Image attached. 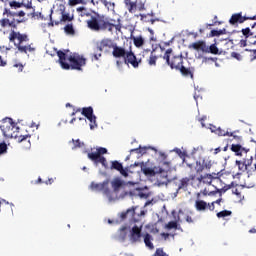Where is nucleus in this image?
Wrapping results in <instances>:
<instances>
[{"instance_id": "nucleus-1", "label": "nucleus", "mask_w": 256, "mask_h": 256, "mask_svg": "<svg viewBox=\"0 0 256 256\" xmlns=\"http://www.w3.org/2000/svg\"><path fill=\"white\" fill-rule=\"evenodd\" d=\"M106 48L113 49L112 55L114 59H124L125 65H131L134 69H137L141 65V59L137 58L131 48L127 50L125 47L119 46L111 39L106 38L101 40L100 45L96 46V52L100 51V53H103V49Z\"/></svg>"}, {"instance_id": "nucleus-2", "label": "nucleus", "mask_w": 256, "mask_h": 256, "mask_svg": "<svg viewBox=\"0 0 256 256\" xmlns=\"http://www.w3.org/2000/svg\"><path fill=\"white\" fill-rule=\"evenodd\" d=\"M0 129L7 139H17L18 143H24L26 141L27 145L26 147H31V141L28 139H31V135H20L19 134V126H17V123L13 122V119L11 118H4L0 121Z\"/></svg>"}, {"instance_id": "nucleus-3", "label": "nucleus", "mask_w": 256, "mask_h": 256, "mask_svg": "<svg viewBox=\"0 0 256 256\" xmlns=\"http://www.w3.org/2000/svg\"><path fill=\"white\" fill-rule=\"evenodd\" d=\"M58 62L60 63L62 69H72L75 71H83L82 67L87 65V59L81 55H70L67 58V54L61 50L57 52Z\"/></svg>"}, {"instance_id": "nucleus-4", "label": "nucleus", "mask_w": 256, "mask_h": 256, "mask_svg": "<svg viewBox=\"0 0 256 256\" xmlns=\"http://www.w3.org/2000/svg\"><path fill=\"white\" fill-rule=\"evenodd\" d=\"M94 15L86 21L88 29L91 31H113V27H117L111 22H107L99 13L93 12Z\"/></svg>"}, {"instance_id": "nucleus-5", "label": "nucleus", "mask_w": 256, "mask_h": 256, "mask_svg": "<svg viewBox=\"0 0 256 256\" xmlns=\"http://www.w3.org/2000/svg\"><path fill=\"white\" fill-rule=\"evenodd\" d=\"M75 16L69 12H66L65 9H60L55 11L50 15L49 27H55V25H62V23H71L74 21Z\"/></svg>"}, {"instance_id": "nucleus-6", "label": "nucleus", "mask_w": 256, "mask_h": 256, "mask_svg": "<svg viewBox=\"0 0 256 256\" xmlns=\"http://www.w3.org/2000/svg\"><path fill=\"white\" fill-rule=\"evenodd\" d=\"M241 33L244 39L240 40V47H247V45H256V25L250 23L246 28H242Z\"/></svg>"}, {"instance_id": "nucleus-7", "label": "nucleus", "mask_w": 256, "mask_h": 256, "mask_svg": "<svg viewBox=\"0 0 256 256\" xmlns=\"http://www.w3.org/2000/svg\"><path fill=\"white\" fill-rule=\"evenodd\" d=\"M137 209H139V206H133L127 211L122 212L120 215V219H122V221L128 219L130 223H139V221H141L143 217L147 215V210H141L140 213H137Z\"/></svg>"}, {"instance_id": "nucleus-8", "label": "nucleus", "mask_w": 256, "mask_h": 256, "mask_svg": "<svg viewBox=\"0 0 256 256\" xmlns=\"http://www.w3.org/2000/svg\"><path fill=\"white\" fill-rule=\"evenodd\" d=\"M103 155H107V148L99 147L96 149L95 152H89L87 156L88 159H90V161H93V163H95L96 165H99V163H101L104 169H110L109 163H107V158H105V156Z\"/></svg>"}, {"instance_id": "nucleus-9", "label": "nucleus", "mask_w": 256, "mask_h": 256, "mask_svg": "<svg viewBox=\"0 0 256 256\" xmlns=\"http://www.w3.org/2000/svg\"><path fill=\"white\" fill-rule=\"evenodd\" d=\"M173 49L169 48L166 50L163 59L166 61L167 65L171 69H176V71L179 70V68L183 65V56H172Z\"/></svg>"}, {"instance_id": "nucleus-10", "label": "nucleus", "mask_w": 256, "mask_h": 256, "mask_svg": "<svg viewBox=\"0 0 256 256\" xmlns=\"http://www.w3.org/2000/svg\"><path fill=\"white\" fill-rule=\"evenodd\" d=\"M10 43H14V46L19 51V47H24L23 43H27L29 41V36L27 34H21V32H16L12 30L8 37Z\"/></svg>"}, {"instance_id": "nucleus-11", "label": "nucleus", "mask_w": 256, "mask_h": 256, "mask_svg": "<svg viewBox=\"0 0 256 256\" xmlns=\"http://www.w3.org/2000/svg\"><path fill=\"white\" fill-rule=\"evenodd\" d=\"M110 171H119L122 177H129V173H133L132 170H129V167L123 168V164L117 160L110 161Z\"/></svg>"}, {"instance_id": "nucleus-12", "label": "nucleus", "mask_w": 256, "mask_h": 256, "mask_svg": "<svg viewBox=\"0 0 256 256\" xmlns=\"http://www.w3.org/2000/svg\"><path fill=\"white\" fill-rule=\"evenodd\" d=\"M9 7L11 9H21V7H25L26 9H32L30 13L31 17H35V8H33V3L30 1L27 4H24L23 0H10L8 2Z\"/></svg>"}, {"instance_id": "nucleus-13", "label": "nucleus", "mask_w": 256, "mask_h": 256, "mask_svg": "<svg viewBox=\"0 0 256 256\" xmlns=\"http://www.w3.org/2000/svg\"><path fill=\"white\" fill-rule=\"evenodd\" d=\"M15 8L5 7L3 11V15H7V17H19L20 19L16 20V23H25V11H15Z\"/></svg>"}, {"instance_id": "nucleus-14", "label": "nucleus", "mask_w": 256, "mask_h": 256, "mask_svg": "<svg viewBox=\"0 0 256 256\" xmlns=\"http://www.w3.org/2000/svg\"><path fill=\"white\" fill-rule=\"evenodd\" d=\"M141 231H143V224L140 226L134 225L132 227L130 235L133 243H139V241H141Z\"/></svg>"}, {"instance_id": "nucleus-15", "label": "nucleus", "mask_w": 256, "mask_h": 256, "mask_svg": "<svg viewBox=\"0 0 256 256\" xmlns=\"http://www.w3.org/2000/svg\"><path fill=\"white\" fill-rule=\"evenodd\" d=\"M157 179L159 183H162V185H165L166 183H170V181H173V178L169 177V171H166L162 168H160L159 172L157 173Z\"/></svg>"}, {"instance_id": "nucleus-16", "label": "nucleus", "mask_w": 256, "mask_h": 256, "mask_svg": "<svg viewBox=\"0 0 256 256\" xmlns=\"http://www.w3.org/2000/svg\"><path fill=\"white\" fill-rule=\"evenodd\" d=\"M178 71H180L182 77H185L186 79H193L195 75L194 67H185L183 64L179 67Z\"/></svg>"}, {"instance_id": "nucleus-17", "label": "nucleus", "mask_w": 256, "mask_h": 256, "mask_svg": "<svg viewBox=\"0 0 256 256\" xmlns=\"http://www.w3.org/2000/svg\"><path fill=\"white\" fill-rule=\"evenodd\" d=\"M189 49H194L195 51H202V53H206V51H208L207 43H205V41L203 40H199L190 44Z\"/></svg>"}, {"instance_id": "nucleus-18", "label": "nucleus", "mask_w": 256, "mask_h": 256, "mask_svg": "<svg viewBox=\"0 0 256 256\" xmlns=\"http://www.w3.org/2000/svg\"><path fill=\"white\" fill-rule=\"evenodd\" d=\"M213 179L214 181H221V179H219V174L214 173V177L211 174H206V175H201L198 178V181H203L204 183H206L207 185H211V183H213Z\"/></svg>"}, {"instance_id": "nucleus-19", "label": "nucleus", "mask_w": 256, "mask_h": 256, "mask_svg": "<svg viewBox=\"0 0 256 256\" xmlns=\"http://www.w3.org/2000/svg\"><path fill=\"white\" fill-rule=\"evenodd\" d=\"M76 13H78V16L81 18L85 17H91L95 11L85 7V6H80L76 8Z\"/></svg>"}, {"instance_id": "nucleus-20", "label": "nucleus", "mask_w": 256, "mask_h": 256, "mask_svg": "<svg viewBox=\"0 0 256 256\" xmlns=\"http://www.w3.org/2000/svg\"><path fill=\"white\" fill-rule=\"evenodd\" d=\"M194 180L195 176H190V178H182L178 184V191H187V187H189V182Z\"/></svg>"}, {"instance_id": "nucleus-21", "label": "nucleus", "mask_w": 256, "mask_h": 256, "mask_svg": "<svg viewBox=\"0 0 256 256\" xmlns=\"http://www.w3.org/2000/svg\"><path fill=\"white\" fill-rule=\"evenodd\" d=\"M106 185H109V180H105L104 182L102 183H95V182H92L90 184V189L92 191H103V189H105V186Z\"/></svg>"}, {"instance_id": "nucleus-22", "label": "nucleus", "mask_w": 256, "mask_h": 256, "mask_svg": "<svg viewBox=\"0 0 256 256\" xmlns=\"http://www.w3.org/2000/svg\"><path fill=\"white\" fill-rule=\"evenodd\" d=\"M140 19L143 23H151V25H153L155 21H159V19L153 18V13L140 14Z\"/></svg>"}, {"instance_id": "nucleus-23", "label": "nucleus", "mask_w": 256, "mask_h": 256, "mask_svg": "<svg viewBox=\"0 0 256 256\" xmlns=\"http://www.w3.org/2000/svg\"><path fill=\"white\" fill-rule=\"evenodd\" d=\"M151 241H153V236H152L151 234H149V233H146V234L144 235V243H145V246H146L148 249L153 250V249H155V246L153 245V242H151Z\"/></svg>"}, {"instance_id": "nucleus-24", "label": "nucleus", "mask_w": 256, "mask_h": 256, "mask_svg": "<svg viewBox=\"0 0 256 256\" xmlns=\"http://www.w3.org/2000/svg\"><path fill=\"white\" fill-rule=\"evenodd\" d=\"M112 189L114 191H119V189H121V187H123V185H125V182H123V180H121V178H115L112 182Z\"/></svg>"}, {"instance_id": "nucleus-25", "label": "nucleus", "mask_w": 256, "mask_h": 256, "mask_svg": "<svg viewBox=\"0 0 256 256\" xmlns=\"http://www.w3.org/2000/svg\"><path fill=\"white\" fill-rule=\"evenodd\" d=\"M195 208L197 211H206L208 209V204L204 200H196Z\"/></svg>"}, {"instance_id": "nucleus-26", "label": "nucleus", "mask_w": 256, "mask_h": 256, "mask_svg": "<svg viewBox=\"0 0 256 256\" xmlns=\"http://www.w3.org/2000/svg\"><path fill=\"white\" fill-rule=\"evenodd\" d=\"M231 151H233V153H235L237 156H241L243 155V151L247 150H245V148L241 147L239 144H232Z\"/></svg>"}, {"instance_id": "nucleus-27", "label": "nucleus", "mask_w": 256, "mask_h": 256, "mask_svg": "<svg viewBox=\"0 0 256 256\" xmlns=\"http://www.w3.org/2000/svg\"><path fill=\"white\" fill-rule=\"evenodd\" d=\"M33 44H28L25 46H19V52L20 53H25L27 55V52L29 53H34L35 47H32Z\"/></svg>"}, {"instance_id": "nucleus-28", "label": "nucleus", "mask_w": 256, "mask_h": 256, "mask_svg": "<svg viewBox=\"0 0 256 256\" xmlns=\"http://www.w3.org/2000/svg\"><path fill=\"white\" fill-rule=\"evenodd\" d=\"M141 171L144 173V175H150V177L156 175L155 170H153V168L147 167L145 164H142Z\"/></svg>"}, {"instance_id": "nucleus-29", "label": "nucleus", "mask_w": 256, "mask_h": 256, "mask_svg": "<svg viewBox=\"0 0 256 256\" xmlns=\"http://www.w3.org/2000/svg\"><path fill=\"white\" fill-rule=\"evenodd\" d=\"M132 40L135 47H143V45H145V40L143 39L142 36L132 37Z\"/></svg>"}, {"instance_id": "nucleus-30", "label": "nucleus", "mask_w": 256, "mask_h": 256, "mask_svg": "<svg viewBox=\"0 0 256 256\" xmlns=\"http://www.w3.org/2000/svg\"><path fill=\"white\" fill-rule=\"evenodd\" d=\"M208 51H206V53H212V55H219V48L217 47V43H214L212 45L207 46Z\"/></svg>"}, {"instance_id": "nucleus-31", "label": "nucleus", "mask_w": 256, "mask_h": 256, "mask_svg": "<svg viewBox=\"0 0 256 256\" xmlns=\"http://www.w3.org/2000/svg\"><path fill=\"white\" fill-rule=\"evenodd\" d=\"M233 215V212L231 210H223L216 214L218 219H225V217H231Z\"/></svg>"}, {"instance_id": "nucleus-32", "label": "nucleus", "mask_w": 256, "mask_h": 256, "mask_svg": "<svg viewBox=\"0 0 256 256\" xmlns=\"http://www.w3.org/2000/svg\"><path fill=\"white\" fill-rule=\"evenodd\" d=\"M69 7H75L76 5H87V0H68Z\"/></svg>"}, {"instance_id": "nucleus-33", "label": "nucleus", "mask_w": 256, "mask_h": 256, "mask_svg": "<svg viewBox=\"0 0 256 256\" xmlns=\"http://www.w3.org/2000/svg\"><path fill=\"white\" fill-rule=\"evenodd\" d=\"M82 115H84V117L89 118L93 115V107L89 106L86 108H82Z\"/></svg>"}, {"instance_id": "nucleus-34", "label": "nucleus", "mask_w": 256, "mask_h": 256, "mask_svg": "<svg viewBox=\"0 0 256 256\" xmlns=\"http://www.w3.org/2000/svg\"><path fill=\"white\" fill-rule=\"evenodd\" d=\"M236 165L238 166L239 171H247V167L251 165V163L248 162V164H245V162L236 160Z\"/></svg>"}, {"instance_id": "nucleus-35", "label": "nucleus", "mask_w": 256, "mask_h": 256, "mask_svg": "<svg viewBox=\"0 0 256 256\" xmlns=\"http://www.w3.org/2000/svg\"><path fill=\"white\" fill-rule=\"evenodd\" d=\"M215 133L216 135H219V137H225V136L233 137V133H229L221 128L216 129Z\"/></svg>"}, {"instance_id": "nucleus-36", "label": "nucleus", "mask_w": 256, "mask_h": 256, "mask_svg": "<svg viewBox=\"0 0 256 256\" xmlns=\"http://www.w3.org/2000/svg\"><path fill=\"white\" fill-rule=\"evenodd\" d=\"M12 67H13L14 69H17L18 73H21V72L23 71V69H25V66H24L21 62H19V61H17V60H15V61L12 63Z\"/></svg>"}, {"instance_id": "nucleus-37", "label": "nucleus", "mask_w": 256, "mask_h": 256, "mask_svg": "<svg viewBox=\"0 0 256 256\" xmlns=\"http://www.w3.org/2000/svg\"><path fill=\"white\" fill-rule=\"evenodd\" d=\"M64 31L67 33V35H75V28H73V23L67 24L64 27Z\"/></svg>"}, {"instance_id": "nucleus-38", "label": "nucleus", "mask_w": 256, "mask_h": 256, "mask_svg": "<svg viewBox=\"0 0 256 256\" xmlns=\"http://www.w3.org/2000/svg\"><path fill=\"white\" fill-rule=\"evenodd\" d=\"M88 121H90V129H95V127H97V117L92 114V116H89Z\"/></svg>"}, {"instance_id": "nucleus-39", "label": "nucleus", "mask_w": 256, "mask_h": 256, "mask_svg": "<svg viewBox=\"0 0 256 256\" xmlns=\"http://www.w3.org/2000/svg\"><path fill=\"white\" fill-rule=\"evenodd\" d=\"M227 30L223 28L222 30H211L210 35L211 37H219V35H225Z\"/></svg>"}, {"instance_id": "nucleus-40", "label": "nucleus", "mask_w": 256, "mask_h": 256, "mask_svg": "<svg viewBox=\"0 0 256 256\" xmlns=\"http://www.w3.org/2000/svg\"><path fill=\"white\" fill-rule=\"evenodd\" d=\"M157 59H158V57L155 54H153V51H152L150 54V57L148 59V64L150 66L155 67V65H157Z\"/></svg>"}, {"instance_id": "nucleus-41", "label": "nucleus", "mask_w": 256, "mask_h": 256, "mask_svg": "<svg viewBox=\"0 0 256 256\" xmlns=\"http://www.w3.org/2000/svg\"><path fill=\"white\" fill-rule=\"evenodd\" d=\"M105 20L108 23H112V25H115V26H113V29H116V31H121V22L119 19H118V22L115 20H107V19H105Z\"/></svg>"}, {"instance_id": "nucleus-42", "label": "nucleus", "mask_w": 256, "mask_h": 256, "mask_svg": "<svg viewBox=\"0 0 256 256\" xmlns=\"http://www.w3.org/2000/svg\"><path fill=\"white\" fill-rule=\"evenodd\" d=\"M201 163H202V167H203L204 170L206 169L207 171H209V169H211V167H212V164H211L210 160L202 159Z\"/></svg>"}, {"instance_id": "nucleus-43", "label": "nucleus", "mask_w": 256, "mask_h": 256, "mask_svg": "<svg viewBox=\"0 0 256 256\" xmlns=\"http://www.w3.org/2000/svg\"><path fill=\"white\" fill-rule=\"evenodd\" d=\"M96 49H94V53L92 54V61H99V59H101V57L103 55L102 54L103 52H101V51L96 52Z\"/></svg>"}, {"instance_id": "nucleus-44", "label": "nucleus", "mask_w": 256, "mask_h": 256, "mask_svg": "<svg viewBox=\"0 0 256 256\" xmlns=\"http://www.w3.org/2000/svg\"><path fill=\"white\" fill-rule=\"evenodd\" d=\"M130 153H138V155H145L146 148H141V146H140L139 148L131 149Z\"/></svg>"}, {"instance_id": "nucleus-45", "label": "nucleus", "mask_w": 256, "mask_h": 256, "mask_svg": "<svg viewBox=\"0 0 256 256\" xmlns=\"http://www.w3.org/2000/svg\"><path fill=\"white\" fill-rule=\"evenodd\" d=\"M195 170L197 173H203V171H205L201 160L196 162Z\"/></svg>"}, {"instance_id": "nucleus-46", "label": "nucleus", "mask_w": 256, "mask_h": 256, "mask_svg": "<svg viewBox=\"0 0 256 256\" xmlns=\"http://www.w3.org/2000/svg\"><path fill=\"white\" fill-rule=\"evenodd\" d=\"M233 187V182L229 185L224 186L222 189L216 188V193H225L226 191H229Z\"/></svg>"}, {"instance_id": "nucleus-47", "label": "nucleus", "mask_w": 256, "mask_h": 256, "mask_svg": "<svg viewBox=\"0 0 256 256\" xmlns=\"http://www.w3.org/2000/svg\"><path fill=\"white\" fill-rule=\"evenodd\" d=\"M103 195H106L108 199H111V189H109V185L104 186L102 189Z\"/></svg>"}, {"instance_id": "nucleus-48", "label": "nucleus", "mask_w": 256, "mask_h": 256, "mask_svg": "<svg viewBox=\"0 0 256 256\" xmlns=\"http://www.w3.org/2000/svg\"><path fill=\"white\" fill-rule=\"evenodd\" d=\"M126 7H127L128 11H129V13H134L135 9H137V3L131 2Z\"/></svg>"}, {"instance_id": "nucleus-49", "label": "nucleus", "mask_w": 256, "mask_h": 256, "mask_svg": "<svg viewBox=\"0 0 256 256\" xmlns=\"http://www.w3.org/2000/svg\"><path fill=\"white\" fill-rule=\"evenodd\" d=\"M144 164L145 162H135L134 164H131L130 166H127V167L129 168V171H131V169L135 167H140V169H142Z\"/></svg>"}, {"instance_id": "nucleus-50", "label": "nucleus", "mask_w": 256, "mask_h": 256, "mask_svg": "<svg viewBox=\"0 0 256 256\" xmlns=\"http://www.w3.org/2000/svg\"><path fill=\"white\" fill-rule=\"evenodd\" d=\"M166 229H177V222L170 221L166 224Z\"/></svg>"}, {"instance_id": "nucleus-51", "label": "nucleus", "mask_w": 256, "mask_h": 256, "mask_svg": "<svg viewBox=\"0 0 256 256\" xmlns=\"http://www.w3.org/2000/svg\"><path fill=\"white\" fill-rule=\"evenodd\" d=\"M72 141L74 143V149L83 147V145H85V143L81 142V140H79V139H77V140L72 139Z\"/></svg>"}, {"instance_id": "nucleus-52", "label": "nucleus", "mask_w": 256, "mask_h": 256, "mask_svg": "<svg viewBox=\"0 0 256 256\" xmlns=\"http://www.w3.org/2000/svg\"><path fill=\"white\" fill-rule=\"evenodd\" d=\"M0 26L5 29V27H9V19L3 18L0 20Z\"/></svg>"}, {"instance_id": "nucleus-53", "label": "nucleus", "mask_w": 256, "mask_h": 256, "mask_svg": "<svg viewBox=\"0 0 256 256\" xmlns=\"http://www.w3.org/2000/svg\"><path fill=\"white\" fill-rule=\"evenodd\" d=\"M7 153V144L5 142L0 143V155Z\"/></svg>"}, {"instance_id": "nucleus-54", "label": "nucleus", "mask_w": 256, "mask_h": 256, "mask_svg": "<svg viewBox=\"0 0 256 256\" xmlns=\"http://www.w3.org/2000/svg\"><path fill=\"white\" fill-rule=\"evenodd\" d=\"M100 1H101V3L104 4V6L107 7V9H109V7H115V3H111V2H109L107 0H100Z\"/></svg>"}, {"instance_id": "nucleus-55", "label": "nucleus", "mask_w": 256, "mask_h": 256, "mask_svg": "<svg viewBox=\"0 0 256 256\" xmlns=\"http://www.w3.org/2000/svg\"><path fill=\"white\" fill-rule=\"evenodd\" d=\"M202 193H203V195H215V194H217V190L212 191V192H208L207 189H204L202 191Z\"/></svg>"}, {"instance_id": "nucleus-56", "label": "nucleus", "mask_w": 256, "mask_h": 256, "mask_svg": "<svg viewBox=\"0 0 256 256\" xmlns=\"http://www.w3.org/2000/svg\"><path fill=\"white\" fill-rule=\"evenodd\" d=\"M8 27H12L13 29H17V23L15 22V20H13V21L9 20Z\"/></svg>"}, {"instance_id": "nucleus-57", "label": "nucleus", "mask_w": 256, "mask_h": 256, "mask_svg": "<svg viewBox=\"0 0 256 256\" xmlns=\"http://www.w3.org/2000/svg\"><path fill=\"white\" fill-rule=\"evenodd\" d=\"M232 57H234V59H237L238 61H241V54L237 52H233Z\"/></svg>"}, {"instance_id": "nucleus-58", "label": "nucleus", "mask_w": 256, "mask_h": 256, "mask_svg": "<svg viewBox=\"0 0 256 256\" xmlns=\"http://www.w3.org/2000/svg\"><path fill=\"white\" fill-rule=\"evenodd\" d=\"M7 65V60L3 59V56H0V67H5Z\"/></svg>"}, {"instance_id": "nucleus-59", "label": "nucleus", "mask_w": 256, "mask_h": 256, "mask_svg": "<svg viewBox=\"0 0 256 256\" xmlns=\"http://www.w3.org/2000/svg\"><path fill=\"white\" fill-rule=\"evenodd\" d=\"M208 209H210V211H215V203L212 202L211 204L208 203Z\"/></svg>"}, {"instance_id": "nucleus-60", "label": "nucleus", "mask_w": 256, "mask_h": 256, "mask_svg": "<svg viewBox=\"0 0 256 256\" xmlns=\"http://www.w3.org/2000/svg\"><path fill=\"white\" fill-rule=\"evenodd\" d=\"M232 192L234 193V195H237V197H241V192H239V189L235 188L232 190Z\"/></svg>"}, {"instance_id": "nucleus-61", "label": "nucleus", "mask_w": 256, "mask_h": 256, "mask_svg": "<svg viewBox=\"0 0 256 256\" xmlns=\"http://www.w3.org/2000/svg\"><path fill=\"white\" fill-rule=\"evenodd\" d=\"M169 233H165V232H163V233H161V237H163L164 239H165V241H167V239H169Z\"/></svg>"}, {"instance_id": "nucleus-62", "label": "nucleus", "mask_w": 256, "mask_h": 256, "mask_svg": "<svg viewBox=\"0 0 256 256\" xmlns=\"http://www.w3.org/2000/svg\"><path fill=\"white\" fill-rule=\"evenodd\" d=\"M223 201V198H219L217 200L214 201L215 205H221V202Z\"/></svg>"}, {"instance_id": "nucleus-63", "label": "nucleus", "mask_w": 256, "mask_h": 256, "mask_svg": "<svg viewBox=\"0 0 256 256\" xmlns=\"http://www.w3.org/2000/svg\"><path fill=\"white\" fill-rule=\"evenodd\" d=\"M156 255H157V256H163V250L157 249V250H156Z\"/></svg>"}, {"instance_id": "nucleus-64", "label": "nucleus", "mask_w": 256, "mask_h": 256, "mask_svg": "<svg viewBox=\"0 0 256 256\" xmlns=\"http://www.w3.org/2000/svg\"><path fill=\"white\" fill-rule=\"evenodd\" d=\"M187 223H193V218L191 216L186 217Z\"/></svg>"}]
</instances>
